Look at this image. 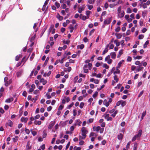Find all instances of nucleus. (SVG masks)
<instances>
[{"mask_svg":"<svg viewBox=\"0 0 150 150\" xmlns=\"http://www.w3.org/2000/svg\"><path fill=\"white\" fill-rule=\"evenodd\" d=\"M142 65L141 64L140 65L137 66V69H136V71L137 72H139L143 69L144 67H142Z\"/></svg>","mask_w":150,"mask_h":150,"instance_id":"nucleus-6","label":"nucleus"},{"mask_svg":"<svg viewBox=\"0 0 150 150\" xmlns=\"http://www.w3.org/2000/svg\"><path fill=\"white\" fill-rule=\"evenodd\" d=\"M123 61H120L118 64L117 67L118 68H120L121 66V64H122V62Z\"/></svg>","mask_w":150,"mask_h":150,"instance_id":"nucleus-32","label":"nucleus"},{"mask_svg":"<svg viewBox=\"0 0 150 150\" xmlns=\"http://www.w3.org/2000/svg\"><path fill=\"white\" fill-rule=\"evenodd\" d=\"M114 80L116 81V82L117 83L119 79L117 75H115L114 76Z\"/></svg>","mask_w":150,"mask_h":150,"instance_id":"nucleus-31","label":"nucleus"},{"mask_svg":"<svg viewBox=\"0 0 150 150\" xmlns=\"http://www.w3.org/2000/svg\"><path fill=\"white\" fill-rule=\"evenodd\" d=\"M110 55H108L105 58V62L107 61L108 60L110 59Z\"/></svg>","mask_w":150,"mask_h":150,"instance_id":"nucleus-35","label":"nucleus"},{"mask_svg":"<svg viewBox=\"0 0 150 150\" xmlns=\"http://www.w3.org/2000/svg\"><path fill=\"white\" fill-rule=\"evenodd\" d=\"M74 150H81V148L80 147H77L75 146L74 147Z\"/></svg>","mask_w":150,"mask_h":150,"instance_id":"nucleus-50","label":"nucleus"},{"mask_svg":"<svg viewBox=\"0 0 150 150\" xmlns=\"http://www.w3.org/2000/svg\"><path fill=\"white\" fill-rule=\"evenodd\" d=\"M103 67L105 68L106 69H108L109 68V66L106 64H104L103 66Z\"/></svg>","mask_w":150,"mask_h":150,"instance_id":"nucleus-36","label":"nucleus"},{"mask_svg":"<svg viewBox=\"0 0 150 150\" xmlns=\"http://www.w3.org/2000/svg\"><path fill=\"white\" fill-rule=\"evenodd\" d=\"M69 29L70 30V32L71 33H72L73 31V30H74V27L72 25H70L69 27Z\"/></svg>","mask_w":150,"mask_h":150,"instance_id":"nucleus-28","label":"nucleus"},{"mask_svg":"<svg viewBox=\"0 0 150 150\" xmlns=\"http://www.w3.org/2000/svg\"><path fill=\"white\" fill-rule=\"evenodd\" d=\"M48 3V2H47V1H45L44 3V4L42 8V9H45L46 6L47 5Z\"/></svg>","mask_w":150,"mask_h":150,"instance_id":"nucleus-27","label":"nucleus"},{"mask_svg":"<svg viewBox=\"0 0 150 150\" xmlns=\"http://www.w3.org/2000/svg\"><path fill=\"white\" fill-rule=\"evenodd\" d=\"M27 59H25V56L24 57H23L21 61L22 62H24L23 64L25 63L26 62Z\"/></svg>","mask_w":150,"mask_h":150,"instance_id":"nucleus-48","label":"nucleus"},{"mask_svg":"<svg viewBox=\"0 0 150 150\" xmlns=\"http://www.w3.org/2000/svg\"><path fill=\"white\" fill-rule=\"evenodd\" d=\"M55 5L56 7L57 8H59L60 6V4L57 2H56L55 3Z\"/></svg>","mask_w":150,"mask_h":150,"instance_id":"nucleus-45","label":"nucleus"},{"mask_svg":"<svg viewBox=\"0 0 150 150\" xmlns=\"http://www.w3.org/2000/svg\"><path fill=\"white\" fill-rule=\"evenodd\" d=\"M88 8L89 9H91L93 8V6L91 5H87Z\"/></svg>","mask_w":150,"mask_h":150,"instance_id":"nucleus-55","label":"nucleus"},{"mask_svg":"<svg viewBox=\"0 0 150 150\" xmlns=\"http://www.w3.org/2000/svg\"><path fill=\"white\" fill-rule=\"evenodd\" d=\"M39 91L37 89L33 91V93L35 95H37L39 94Z\"/></svg>","mask_w":150,"mask_h":150,"instance_id":"nucleus-43","label":"nucleus"},{"mask_svg":"<svg viewBox=\"0 0 150 150\" xmlns=\"http://www.w3.org/2000/svg\"><path fill=\"white\" fill-rule=\"evenodd\" d=\"M146 112L145 111L144 112H143L142 113V116L141 117V121L143 119L144 117L146 115Z\"/></svg>","mask_w":150,"mask_h":150,"instance_id":"nucleus-29","label":"nucleus"},{"mask_svg":"<svg viewBox=\"0 0 150 150\" xmlns=\"http://www.w3.org/2000/svg\"><path fill=\"white\" fill-rule=\"evenodd\" d=\"M74 105V103H71L70 105H69L68 107L67 108L69 109H70Z\"/></svg>","mask_w":150,"mask_h":150,"instance_id":"nucleus-53","label":"nucleus"},{"mask_svg":"<svg viewBox=\"0 0 150 150\" xmlns=\"http://www.w3.org/2000/svg\"><path fill=\"white\" fill-rule=\"evenodd\" d=\"M110 55L111 56V57L112 59H115L116 57V54L115 52H112L110 54Z\"/></svg>","mask_w":150,"mask_h":150,"instance_id":"nucleus-12","label":"nucleus"},{"mask_svg":"<svg viewBox=\"0 0 150 150\" xmlns=\"http://www.w3.org/2000/svg\"><path fill=\"white\" fill-rule=\"evenodd\" d=\"M35 35L33 36L30 39V41L31 42H32L33 40H34L35 38Z\"/></svg>","mask_w":150,"mask_h":150,"instance_id":"nucleus-58","label":"nucleus"},{"mask_svg":"<svg viewBox=\"0 0 150 150\" xmlns=\"http://www.w3.org/2000/svg\"><path fill=\"white\" fill-rule=\"evenodd\" d=\"M78 79V76H75L74 79V83H76L77 80Z\"/></svg>","mask_w":150,"mask_h":150,"instance_id":"nucleus-38","label":"nucleus"},{"mask_svg":"<svg viewBox=\"0 0 150 150\" xmlns=\"http://www.w3.org/2000/svg\"><path fill=\"white\" fill-rule=\"evenodd\" d=\"M28 120V118L27 117H22L21 118V121L22 122L26 123Z\"/></svg>","mask_w":150,"mask_h":150,"instance_id":"nucleus-7","label":"nucleus"},{"mask_svg":"<svg viewBox=\"0 0 150 150\" xmlns=\"http://www.w3.org/2000/svg\"><path fill=\"white\" fill-rule=\"evenodd\" d=\"M12 80H10L8 81H7L5 83V85L6 86H8L10 83H11L12 82Z\"/></svg>","mask_w":150,"mask_h":150,"instance_id":"nucleus-19","label":"nucleus"},{"mask_svg":"<svg viewBox=\"0 0 150 150\" xmlns=\"http://www.w3.org/2000/svg\"><path fill=\"white\" fill-rule=\"evenodd\" d=\"M40 82L41 83H42V84L43 85H45L47 83V81L44 79L43 78H42L40 80Z\"/></svg>","mask_w":150,"mask_h":150,"instance_id":"nucleus-11","label":"nucleus"},{"mask_svg":"<svg viewBox=\"0 0 150 150\" xmlns=\"http://www.w3.org/2000/svg\"><path fill=\"white\" fill-rule=\"evenodd\" d=\"M141 64H142L143 65L144 67L146 66L147 64V63L146 62H145L143 61L141 62Z\"/></svg>","mask_w":150,"mask_h":150,"instance_id":"nucleus-49","label":"nucleus"},{"mask_svg":"<svg viewBox=\"0 0 150 150\" xmlns=\"http://www.w3.org/2000/svg\"><path fill=\"white\" fill-rule=\"evenodd\" d=\"M137 143H134V147H133V149L134 150H137Z\"/></svg>","mask_w":150,"mask_h":150,"instance_id":"nucleus-34","label":"nucleus"},{"mask_svg":"<svg viewBox=\"0 0 150 150\" xmlns=\"http://www.w3.org/2000/svg\"><path fill=\"white\" fill-rule=\"evenodd\" d=\"M130 30H128L126 32V35H130Z\"/></svg>","mask_w":150,"mask_h":150,"instance_id":"nucleus-62","label":"nucleus"},{"mask_svg":"<svg viewBox=\"0 0 150 150\" xmlns=\"http://www.w3.org/2000/svg\"><path fill=\"white\" fill-rule=\"evenodd\" d=\"M108 51V49L107 48H105L104 50L103 51L102 54L104 55L105 54V53H106Z\"/></svg>","mask_w":150,"mask_h":150,"instance_id":"nucleus-37","label":"nucleus"},{"mask_svg":"<svg viewBox=\"0 0 150 150\" xmlns=\"http://www.w3.org/2000/svg\"><path fill=\"white\" fill-rule=\"evenodd\" d=\"M136 67L134 65H132L131 67V70L132 71H134L136 69Z\"/></svg>","mask_w":150,"mask_h":150,"instance_id":"nucleus-46","label":"nucleus"},{"mask_svg":"<svg viewBox=\"0 0 150 150\" xmlns=\"http://www.w3.org/2000/svg\"><path fill=\"white\" fill-rule=\"evenodd\" d=\"M98 94V92L96 91L95 93L93 95V98H95L97 96V95Z\"/></svg>","mask_w":150,"mask_h":150,"instance_id":"nucleus-57","label":"nucleus"},{"mask_svg":"<svg viewBox=\"0 0 150 150\" xmlns=\"http://www.w3.org/2000/svg\"><path fill=\"white\" fill-rule=\"evenodd\" d=\"M142 56H137L136 57H134V59H139L142 58Z\"/></svg>","mask_w":150,"mask_h":150,"instance_id":"nucleus-40","label":"nucleus"},{"mask_svg":"<svg viewBox=\"0 0 150 150\" xmlns=\"http://www.w3.org/2000/svg\"><path fill=\"white\" fill-rule=\"evenodd\" d=\"M111 20V19L110 18L108 19H106L104 21V23L105 25L109 24L110 23Z\"/></svg>","mask_w":150,"mask_h":150,"instance_id":"nucleus-5","label":"nucleus"},{"mask_svg":"<svg viewBox=\"0 0 150 150\" xmlns=\"http://www.w3.org/2000/svg\"><path fill=\"white\" fill-rule=\"evenodd\" d=\"M103 104L107 107H108L109 105V104L108 103V101L106 99L104 100L103 101Z\"/></svg>","mask_w":150,"mask_h":150,"instance_id":"nucleus-15","label":"nucleus"},{"mask_svg":"<svg viewBox=\"0 0 150 150\" xmlns=\"http://www.w3.org/2000/svg\"><path fill=\"white\" fill-rule=\"evenodd\" d=\"M93 121V118L89 119L87 121L88 123H91Z\"/></svg>","mask_w":150,"mask_h":150,"instance_id":"nucleus-47","label":"nucleus"},{"mask_svg":"<svg viewBox=\"0 0 150 150\" xmlns=\"http://www.w3.org/2000/svg\"><path fill=\"white\" fill-rule=\"evenodd\" d=\"M77 7H78V9H83V8L81 7H79V6H78V4L76 3L75 4L74 6V8H76Z\"/></svg>","mask_w":150,"mask_h":150,"instance_id":"nucleus-25","label":"nucleus"},{"mask_svg":"<svg viewBox=\"0 0 150 150\" xmlns=\"http://www.w3.org/2000/svg\"><path fill=\"white\" fill-rule=\"evenodd\" d=\"M100 129V127L99 126L97 127H93V129L94 131H96L98 132Z\"/></svg>","mask_w":150,"mask_h":150,"instance_id":"nucleus-8","label":"nucleus"},{"mask_svg":"<svg viewBox=\"0 0 150 150\" xmlns=\"http://www.w3.org/2000/svg\"><path fill=\"white\" fill-rule=\"evenodd\" d=\"M69 42H70V41L69 40H64L63 41V43L64 44H68L69 43Z\"/></svg>","mask_w":150,"mask_h":150,"instance_id":"nucleus-44","label":"nucleus"},{"mask_svg":"<svg viewBox=\"0 0 150 150\" xmlns=\"http://www.w3.org/2000/svg\"><path fill=\"white\" fill-rule=\"evenodd\" d=\"M56 17L60 21H62L63 19V17L62 16H60L58 13L57 14Z\"/></svg>","mask_w":150,"mask_h":150,"instance_id":"nucleus-14","label":"nucleus"},{"mask_svg":"<svg viewBox=\"0 0 150 150\" xmlns=\"http://www.w3.org/2000/svg\"><path fill=\"white\" fill-rule=\"evenodd\" d=\"M149 44V41H146L144 45V47L145 48L146 47L147 45Z\"/></svg>","mask_w":150,"mask_h":150,"instance_id":"nucleus-33","label":"nucleus"},{"mask_svg":"<svg viewBox=\"0 0 150 150\" xmlns=\"http://www.w3.org/2000/svg\"><path fill=\"white\" fill-rule=\"evenodd\" d=\"M88 3L91 4H93L95 2V0H88Z\"/></svg>","mask_w":150,"mask_h":150,"instance_id":"nucleus-41","label":"nucleus"},{"mask_svg":"<svg viewBox=\"0 0 150 150\" xmlns=\"http://www.w3.org/2000/svg\"><path fill=\"white\" fill-rule=\"evenodd\" d=\"M42 122L40 121L35 120L34 122V123L35 125H40L41 124Z\"/></svg>","mask_w":150,"mask_h":150,"instance_id":"nucleus-22","label":"nucleus"},{"mask_svg":"<svg viewBox=\"0 0 150 150\" xmlns=\"http://www.w3.org/2000/svg\"><path fill=\"white\" fill-rule=\"evenodd\" d=\"M86 137H84L83 136H81L80 135H79V141L82 140V139H84Z\"/></svg>","mask_w":150,"mask_h":150,"instance_id":"nucleus-42","label":"nucleus"},{"mask_svg":"<svg viewBox=\"0 0 150 150\" xmlns=\"http://www.w3.org/2000/svg\"><path fill=\"white\" fill-rule=\"evenodd\" d=\"M21 57L22 55L21 54H20L19 55H17L16 57V60L17 61H18L19 60L20 58Z\"/></svg>","mask_w":150,"mask_h":150,"instance_id":"nucleus-30","label":"nucleus"},{"mask_svg":"<svg viewBox=\"0 0 150 150\" xmlns=\"http://www.w3.org/2000/svg\"><path fill=\"white\" fill-rule=\"evenodd\" d=\"M26 148L27 150H29L31 148V146H30V144L29 141L27 142L26 146Z\"/></svg>","mask_w":150,"mask_h":150,"instance_id":"nucleus-16","label":"nucleus"},{"mask_svg":"<svg viewBox=\"0 0 150 150\" xmlns=\"http://www.w3.org/2000/svg\"><path fill=\"white\" fill-rule=\"evenodd\" d=\"M79 48L82 50L84 47V45L82 44L78 46Z\"/></svg>","mask_w":150,"mask_h":150,"instance_id":"nucleus-51","label":"nucleus"},{"mask_svg":"<svg viewBox=\"0 0 150 150\" xmlns=\"http://www.w3.org/2000/svg\"><path fill=\"white\" fill-rule=\"evenodd\" d=\"M88 66V68L89 69V70H91V67L92 66V64L91 63H88L87 64Z\"/></svg>","mask_w":150,"mask_h":150,"instance_id":"nucleus-39","label":"nucleus"},{"mask_svg":"<svg viewBox=\"0 0 150 150\" xmlns=\"http://www.w3.org/2000/svg\"><path fill=\"white\" fill-rule=\"evenodd\" d=\"M51 71H49L48 73H47L46 72L44 74H43V76H48L50 75V74H51Z\"/></svg>","mask_w":150,"mask_h":150,"instance_id":"nucleus-20","label":"nucleus"},{"mask_svg":"<svg viewBox=\"0 0 150 150\" xmlns=\"http://www.w3.org/2000/svg\"><path fill=\"white\" fill-rule=\"evenodd\" d=\"M123 137V135L122 133H120L117 135V138L119 140H121Z\"/></svg>","mask_w":150,"mask_h":150,"instance_id":"nucleus-17","label":"nucleus"},{"mask_svg":"<svg viewBox=\"0 0 150 150\" xmlns=\"http://www.w3.org/2000/svg\"><path fill=\"white\" fill-rule=\"evenodd\" d=\"M80 18L83 21H85L87 19L89 18V16H83L82 14H80L79 16Z\"/></svg>","mask_w":150,"mask_h":150,"instance_id":"nucleus-4","label":"nucleus"},{"mask_svg":"<svg viewBox=\"0 0 150 150\" xmlns=\"http://www.w3.org/2000/svg\"><path fill=\"white\" fill-rule=\"evenodd\" d=\"M114 43L116 44L117 47H118L120 45V42H118L117 40H115L114 41Z\"/></svg>","mask_w":150,"mask_h":150,"instance_id":"nucleus-21","label":"nucleus"},{"mask_svg":"<svg viewBox=\"0 0 150 150\" xmlns=\"http://www.w3.org/2000/svg\"><path fill=\"white\" fill-rule=\"evenodd\" d=\"M118 112V110H115V111L114 112V113H113V114H112L111 115L113 117H114L116 115L117 113Z\"/></svg>","mask_w":150,"mask_h":150,"instance_id":"nucleus-24","label":"nucleus"},{"mask_svg":"<svg viewBox=\"0 0 150 150\" xmlns=\"http://www.w3.org/2000/svg\"><path fill=\"white\" fill-rule=\"evenodd\" d=\"M126 105V102L125 101L121 100V105L122 107H123Z\"/></svg>","mask_w":150,"mask_h":150,"instance_id":"nucleus-26","label":"nucleus"},{"mask_svg":"<svg viewBox=\"0 0 150 150\" xmlns=\"http://www.w3.org/2000/svg\"><path fill=\"white\" fill-rule=\"evenodd\" d=\"M142 130H140L139 131L138 133L137 134L135 135L137 138H139L142 135Z\"/></svg>","mask_w":150,"mask_h":150,"instance_id":"nucleus-10","label":"nucleus"},{"mask_svg":"<svg viewBox=\"0 0 150 150\" xmlns=\"http://www.w3.org/2000/svg\"><path fill=\"white\" fill-rule=\"evenodd\" d=\"M104 86H105V85H103L100 88H97V90L98 91H99L101 89H102L104 87Z\"/></svg>","mask_w":150,"mask_h":150,"instance_id":"nucleus-56","label":"nucleus"},{"mask_svg":"<svg viewBox=\"0 0 150 150\" xmlns=\"http://www.w3.org/2000/svg\"><path fill=\"white\" fill-rule=\"evenodd\" d=\"M121 86V84L120 83H119L118 85H117V86L115 87V88H118V89H119Z\"/></svg>","mask_w":150,"mask_h":150,"instance_id":"nucleus-63","label":"nucleus"},{"mask_svg":"<svg viewBox=\"0 0 150 150\" xmlns=\"http://www.w3.org/2000/svg\"><path fill=\"white\" fill-rule=\"evenodd\" d=\"M70 142H69L67 145L66 148H65V150H67L68 149V148L69 147L70 145Z\"/></svg>","mask_w":150,"mask_h":150,"instance_id":"nucleus-54","label":"nucleus"},{"mask_svg":"<svg viewBox=\"0 0 150 150\" xmlns=\"http://www.w3.org/2000/svg\"><path fill=\"white\" fill-rule=\"evenodd\" d=\"M118 16L119 18L123 17L125 15V13L123 10H117Z\"/></svg>","mask_w":150,"mask_h":150,"instance_id":"nucleus-2","label":"nucleus"},{"mask_svg":"<svg viewBox=\"0 0 150 150\" xmlns=\"http://www.w3.org/2000/svg\"><path fill=\"white\" fill-rule=\"evenodd\" d=\"M132 59V57H131L128 56L127 58V60L128 62H131Z\"/></svg>","mask_w":150,"mask_h":150,"instance_id":"nucleus-64","label":"nucleus"},{"mask_svg":"<svg viewBox=\"0 0 150 150\" xmlns=\"http://www.w3.org/2000/svg\"><path fill=\"white\" fill-rule=\"evenodd\" d=\"M23 73L22 70H20L16 73V75L17 77H19L21 76Z\"/></svg>","mask_w":150,"mask_h":150,"instance_id":"nucleus-13","label":"nucleus"},{"mask_svg":"<svg viewBox=\"0 0 150 150\" xmlns=\"http://www.w3.org/2000/svg\"><path fill=\"white\" fill-rule=\"evenodd\" d=\"M84 103L83 102H81L79 105V107L81 108H82L84 106Z\"/></svg>","mask_w":150,"mask_h":150,"instance_id":"nucleus-52","label":"nucleus"},{"mask_svg":"<svg viewBox=\"0 0 150 150\" xmlns=\"http://www.w3.org/2000/svg\"><path fill=\"white\" fill-rule=\"evenodd\" d=\"M81 130V131L82 135L83 136L84 138L86 137V134L88 132L86 128L84 127H82Z\"/></svg>","mask_w":150,"mask_h":150,"instance_id":"nucleus-1","label":"nucleus"},{"mask_svg":"<svg viewBox=\"0 0 150 150\" xmlns=\"http://www.w3.org/2000/svg\"><path fill=\"white\" fill-rule=\"evenodd\" d=\"M13 99L12 98H11L8 99H7L6 101L5 102L7 103H9L11 102H12L13 101Z\"/></svg>","mask_w":150,"mask_h":150,"instance_id":"nucleus-23","label":"nucleus"},{"mask_svg":"<svg viewBox=\"0 0 150 150\" xmlns=\"http://www.w3.org/2000/svg\"><path fill=\"white\" fill-rule=\"evenodd\" d=\"M35 84H36V85H37V87H38L39 83V81L38 80H36L35 81Z\"/></svg>","mask_w":150,"mask_h":150,"instance_id":"nucleus-59","label":"nucleus"},{"mask_svg":"<svg viewBox=\"0 0 150 150\" xmlns=\"http://www.w3.org/2000/svg\"><path fill=\"white\" fill-rule=\"evenodd\" d=\"M109 115L108 114H105L104 115V117L105 119H106L107 121H112V118L111 117H109Z\"/></svg>","mask_w":150,"mask_h":150,"instance_id":"nucleus-3","label":"nucleus"},{"mask_svg":"<svg viewBox=\"0 0 150 150\" xmlns=\"http://www.w3.org/2000/svg\"><path fill=\"white\" fill-rule=\"evenodd\" d=\"M115 35L117 39H120L122 36L121 34L119 33H116Z\"/></svg>","mask_w":150,"mask_h":150,"instance_id":"nucleus-18","label":"nucleus"},{"mask_svg":"<svg viewBox=\"0 0 150 150\" xmlns=\"http://www.w3.org/2000/svg\"><path fill=\"white\" fill-rule=\"evenodd\" d=\"M125 41L124 40H122L120 42V44L122 46H123L124 45V43Z\"/></svg>","mask_w":150,"mask_h":150,"instance_id":"nucleus-61","label":"nucleus"},{"mask_svg":"<svg viewBox=\"0 0 150 150\" xmlns=\"http://www.w3.org/2000/svg\"><path fill=\"white\" fill-rule=\"evenodd\" d=\"M55 124V122L54 121L51 122L49 125L48 126V129H51L54 125Z\"/></svg>","mask_w":150,"mask_h":150,"instance_id":"nucleus-9","label":"nucleus"},{"mask_svg":"<svg viewBox=\"0 0 150 150\" xmlns=\"http://www.w3.org/2000/svg\"><path fill=\"white\" fill-rule=\"evenodd\" d=\"M65 58V57H63V58H62L61 59V60H60V62L61 63V64H62L64 62V59Z\"/></svg>","mask_w":150,"mask_h":150,"instance_id":"nucleus-60","label":"nucleus"}]
</instances>
